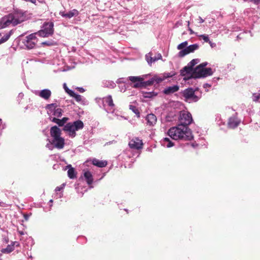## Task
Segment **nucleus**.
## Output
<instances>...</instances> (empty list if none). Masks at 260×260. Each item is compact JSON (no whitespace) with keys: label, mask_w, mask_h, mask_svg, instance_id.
Listing matches in <instances>:
<instances>
[{"label":"nucleus","mask_w":260,"mask_h":260,"mask_svg":"<svg viewBox=\"0 0 260 260\" xmlns=\"http://www.w3.org/2000/svg\"><path fill=\"white\" fill-rule=\"evenodd\" d=\"M167 134L175 140L189 141L193 138L191 131L188 127L177 124L176 126L171 127Z\"/></svg>","instance_id":"1"},{"label":"nucleus","mask_w":260,"mask_h":260,"mask_svg":"<svg viewBox=\"0 0 260 260\" xmlns=\"http://www.w3.org/2000/svg\"><path fill=\"white\" fill-rule=\"evenodd\" d=\"M61 131L57 127L54 126L51 127L50 129V135L53 138L52 141H49V143L46 144V147L49 149L52 150L54 147L61 149L64 146V139L60 137Z\"/></svg>","instance_id":"2"},{"label":"nucleus","mask_w":260,"mask_h":260,"mask_svg":"<svg viewBox=\"0 0 260 260\" xmlns=\"http://www.w3.org/2000/svg\"><path fill=\"white\" fill-rule=\"evenodd\" d=\"M84 126V124L81 120H77L73 123H68L66 124V132L68 135L74 138L76 136V131L82 129Z\"/></svg>","instance_id":"3"},{"label":"nucleus","mask_w":260,"mask_h":260,"mask_svg":"<svg viewBox=\"0 0 260 260\" xmlns=\"http://www.w3.org/2000/svg\"><path fill=\"white\" fill-rule=\"evenodd\" d=\"M213 74L211 68H200L196 67L189 78L194 79L206 77Z\"/></svg>","instance_id":"4"},{"label":"nucleus","mask_w":260,"mask_h":260,"mask_svg":"<svg viewBox=\"0 0 260 260\" xmlns=\"http://www.w3.org/2000/svg\"><path fill=\"white\" fill-rule=\"evenodd\" d=\"M178 124L188 127L193 121L191 114L185 111H181L180 112L178 118Z\"/></svg>","instance_id":"5"},{"label":"nucleus","mask_w":260,"mask_h":260,"mask_svg":"<svg viewBox=\"0 0 260 260\" xmlns=\"http://www.w3.org/2000/svg\"><path fill=\"white\" fill-rule=\"evenodd\" d=\"M53 32V23L52 22L45 23L42 29L37 32L42 37H48Z\"/></svg>","instance_id":"6"},{"label":"nucleus","mask_w":260,"mask_h":260,"mask_svg":"<svg viewBox=\"0 0 260 260\" xmlns=\"http://www.w3.org/2000/svg\"><path fill=\"white\" fill-rule=\"evenodd\" d=\"M11 24L16 25L24 21L25 19V16L21 12H16L13 14L8 15Z\"/></svg>","instance_id":"7"},{"label":"nucleus","mask_w":260,"mask_h":260,"mask_svg":"<svg viewBox=\"0 0 260 260\" xmlns=\"http://www.w3.org/2000/svg\"><path fill=\"white\" fill-rule=\"evenodd\" d=\"M37 34V33L31 34L25 38L23 43L27 48L30 49L35 47L38 42V39L36 37Z\"/></svg>","instance_id":"8"},{"label":"nucleus","mask_w":260,"mask_h":260,"mask_svg":"<svg viewBox=\"0 0 260 260\" xmlns=\"http://www.w3.org/2000/svg\"><path fill=\"white\" fill-rule=\"evenodd\" d=\"M47 113L49 115H53L54 116L59 117L62 114V110L59 108H57L55 104H51L46 106Z\"/></svg>","instance_id":"9"},{"label":"nucleus","mask_w":260,"mask_h":260,"mask_svg":"<svg viewBox=\"0 0 260 260\" xmlns=\"http://www.w3.org/2000/svg\"><path fill=\"white\" fill-rule=\"evenodd\" d=\"M128 79L132 82L130 84L133 88H141L142 81L144 80L143 76H129Z\"/></svg>","instance_id":"10"},{"label":"nucleus","mask_w":260,"mask_h":260,"mask_svg":"<svg viewBox=\"0 0 260 260\" xmlns=\"http://www.w3.org/2000/svg\"><path fill=\"white\" fill-rule=\"evenodd\" d=\"M199 47V46L197 44L191 45L181 50L178 53V56L180 57H182L190 53L193 52L196 50H197Z\"/></svg>","instance_id":"11"},{"label":"nucleus","mask_w":260,"mask_h":260,"mask_svg":"<svg viewBox=\"0 0 260 260\" xmlns=\"http://www.w3.org/2000/svg\"><path fill=\"white\" fill-rule=\"evenodd\" d=\"M183 95L186 100L191 99L194 102H197L199 100V98L194 94V90L191 88L184 90Z\"/></svg>","instance_id":"12"},{"label":"nucleus","mask_w":260,"mask_h":260,"mask_svg":"<svg viewBox=\"0 0 260 260\" xmlns=\"http://www.w3.org/2000/svg\"><path fill=\"white\" fill-rule=\"evenodd\" d=\"M130 148L135 149H140L142 148V141L138 138H135L131 140L128 144Z\"/></svg>","instance_id":"13"},{"label":"nucleus","mask_w":260,"mask_h":260,"mask_svg":"<svg viewBox=\"0 0 260 260\" xmlns=\"http://www.w3.org/2000/svg\"><path fill=\"white\" fill-rule=\"evenodd\" d=\"M194 69H192L190 67L188 64L187 66L184 67L182 70L180 71L181 75L182 76H185L189 75L187 79H190L189 78L191 75L192 74L193 72Z\"/></svg>","instance_id":"14"},{"label":"nucleus","mask_w":260,"mask_h":260,"mask_svg":"<svg viewBox=\"0 0 260 260\" xmlns=\"http://www.w3.org/2000/svg\"><path fill=\"white\" fill-rule=\"evenodd\" d=\"M152 53L150 52L145 55L146 59L150 65H151L152 62L160 59L162 58L160 54H158L157 56L155 57H152Z\"/></svg>","instance_id":"15"},{"label":"nucleus","mask_w":260,"mask_h":260,"mask_svg":"<svg viewBox=\"0 0 260 260\" xmlns=\"http://www.w3.org/2000/svg\"><path fill=\"white\" fill-rule=\"evenodd\" d=\"M240 120L236 117H230L229 119L228 125L231 128H235L240 124Z\"/></svg>","instance_id":"16"},{"label":"nucleus","mask_w":260,"mask_h":260,"mask_svg":"<svg viewBox=\"0 0 260 260\" xmlns=\"http://www.w3.org/2000/svg\"><path fill=\"white\" fill-rule=\"evenodd\" d=\"M19 245L18 242H14L11 244L8 245L6 248H3L1 251L3 253H10L14 250L15 246H19Z\"/></svg>","instance_id":"17"},{"label":"nucleus","mask_w":260,"mask_h":260,"mask_svg":"<svg viewBox=\"0 0 260 260\" xmlns=\"http://www.w3.org/2000/svg\"><path fill=\"white\" fill-rule=\"evenodd\" d=\"M37 94L45 100H48L51 95V92L49 89H45L38 91Z\"/></svg>","instance_id":"18"},{"label":"nucleus","mask_w":260,"mask_h":260,"mask_svg":"<svg viewBox=\"0 0 260 260\" xmlns=\"http://www.w3.org/2000/svg\"><path fill=\"white\" fill-rule=\"evenodd\" d=\"M146 119L147 121V124L150 126H153L157 121L156 117L153 114H148L146 117Z\"/></svg>","instance_id":"19"},{"label":"nucleus","mask_w":260,"mask_h":260,"mask_svg":"<svg viewBox=\"0 0 260 260\" xmlns=\"http://www.w3.org/2000/svg\"><path fill=\"white\" fill-rule=\"evenodd\" d=\"M69 169L68 171V176L70 179H75L77 178V172L74 168L71 167V165L66 166V170Z\"/></svg>","instance_id":"20"},{"label":"nucleus","mask_w":260,"mask_h":260,"mask_svg":"<svg viewBox=\"0 0 260 260\" xmlns=\"http://www.w3.org/2000/svg\"><path fill=\"white\" fill-rule=\"evenodd\" d=\"M179 89L178 85H174L173 86H169L166 88L164 90V93L165 94H170L177 91Z\"/></svg>","instance_id":"21"},{"label":"nucleus","mask_w":260,"mask_h":260,"mask_svg":"<svg viewBox=\"0 0 260 260\" xmlns=\"http://www.w3.org/2000/svg\"><path fill=\"white\" fill-rule=\"evenodd\" d=\"M9 19L8 16H6L0 19V29L4 28L11 24Z\"/></svg>","instance_id":"22"},{"label":"nucleus","mask_w":260,"mask_h":260,"mask_svg":"<svg viewBox=\"0 0 260 260\" xmlns=\"http://www.w3.org/2000/svg\"><path fill=\"white\" fill-rule=\"evenodd\" d=\"M66 93L69 94L71 97L74 98L78 102H79L82 100L81 96L80 95L75 93L73 91L69 89L67 86Z\"/></svg>","instance_id":"23"},{"label":"nucleus","mask_w":260,"mask_h":260,"mask_svg":"<svg viewBox=\"0 0 260 260\" xmlns=\"http://www.w3.org/2000/svg\"><path fill=\"white\" fill-rule=\"evenodd\" d=\"M92 163L94 166H97L100 168L105 167L107 165V162L106 161L100 160L96 158L93 159Z\"/></svg>","instance_id":"24"},{"label":"nucleus","mask_w":260,"mask_h":260,"mask_svg":"<svg viewBox=\"0 0 260 260\" xmlns=\"http://www.w3.org/2000/svg\"><path fill=\"white\" fill-rule=\"evenodd\" d=\"M84 176L88 184L90 185L93 182V177L89 171H86L84 173Z\"/></svg>","instance_id":"25"},{"label":"nucleus","mask_w":260,"mask_h":260,"mask_svg":"<svg viewBox=\"0 0 260 260\" xmlns=\"http://www.w3.org/2000/svg\"><path fill=\"white\" fill-rule=\"evenodd\" d=\"M64 184L63 183L60 187H57L55 189V198L57 199L61 198L63 195V188Z\"/></svg>","instance_id":"26"},{"label":"nucleus","mask_w":260,"mask_h":260,"mask_svg":"<svg viewBox=\"0 0 260 260\" xmlns=\"http://www.w3.org/2000/svg\"><path fill=\"white\" fill-rule=\"evenodd\" d=\"M161 142L162 143V144L166 146L167 147H171L174 146V143L172 142L170 138H165L162 140Z\"/></svg>","instance_id":"27"},{"label":"nucleus","mask_w":260,"mask_h":260,"mask_svg":"<svg viewBox=\"0 0 260 260\" xmlns=\"http://www.w3.org/2000/svg\"><path fill=\"white\" fill-rule=\"evenodd\" d=\"M51 117L50 119L52 121H53L55 123H56L58 124L59 126H63L64 124L65 123V117H63L62 118V119H59L58 118H56V117H53L52 119Z\"/></svg>","instance_id":"28"},{"label":"nucleus","mask_w":260,"mask_h":260,"mask_svg":"<svg viewBox=\"0 0 260 260\" xmlns=\"http://www.w3.org/2000/svg\"><path fill=\"white\" fill-rule=\"evenodd\" d=\"M154 83V80L153 79V78L149 80L144 81V80L142 81L141 84V88H145L148 86L152 85Z\"/></svg>","instance_id":"29"},{"label":"nucleus","mask_w":260,"mask_h":260,"mask_svg":"<svg viewBox=\"0 0 260 260\" xmlns=\"http://www.w3.org/2000/svg\"><path fill=\"white\" fill-rule=\"evenodd\" d=\"M78 14L79 12L76 9H73L72 11H70L68 13H66V17L71 18L74 16H76L78 15Z\"/></svg>","instance_id":"30"},{"label":"nucleus","mask_w":260,"mask_h":260,"mask_svg":"<svg viewBox=\"0 0 260 260\" xmlns=\"http://www.w3.org/2000/svg\"><path fill=\"white\" fill-rule=\"evenodd\" d=\"M129 108L134 113H135L138 117H140V112L138 109L135 106L130 105L129 106Z\"/></svg>","instance_id":"31"},{"label":"nucleus","mask_w":260,"mask_h":260,"mask_svg":"<svg viewBox=\"0 0 260 260\" xmlns=\"http://www.w3.org/2000/svg\"><path fill=\"white\" fill-rule=\"evenodd\" d=\"M11 35V32H9V33L6 34L4 37H3L0 39V44H2L3 43H5L7 40H8V39L10 37Z\"/></svg>","instance_id":"32"},{"label":"nucleus","mask_w":260,"mask_h":260,"mask_svg":"<svg viewBox=\"0 0 260 260\" xmlns=\"http://www.w3.org/2000/svg\"><path fill=\"white\" fill-rule=\"evenodd\" d=\"M106 103H107V104L110 106V107H113L114 106V104L113 103V100H112V96L111 95H108L106 98V100H105Z\"/></svg>","instance_id":"33"},{"label":"nucleus","mask_w":260,"mask_h":260,"mask_svg":"<svg viewBox=\"0 0 260 260\" xmlns=\"http://www.w3.org/2000/svg\"><path fill=\"white\" fill-rule=\"evenodd\" d=\"M198 37H199L200 40L203 39L205 42L211 43V41H210L208 35H201L198 36Z\"/></svg>","instance_id":"34"},{"label":"nucleus","mask_w":260,"mask_h":260,"mask_svg":"<svg viewBox=\"0 0 260 260\" xmlns=\"http://www.w3.org/2000/svg\"><path fill=\"white\" fill-rule=\"evenodd\" d=\"M200 62V60L199 59H193L192 60H191L188 64L191 67L192 69H193V67L198 63Z\"/></svg>","instance_id":"35"},{"label":"nucleus","mask_w":260,"mask_h":260,"mask_svg":"<svg viewBox=\"0 0 260 260\" xmlns=\"http://www.w3.org/2000/svg\"><path fill=\"white\" fill-rule=\"evenodd\" d=\"M188 45V42L187 41H185L184 42L181 43L177 46V49L178 50H182L183 48H185L187 47V45Z\"/></svg>","instance_id":"36"},{"label":"nucleus","mask_w":260,"mask_h":260,"mask_svg":"<svg viewBox=\"0 0 260 260\" xmlns=\"http://www.w3.org/2000/svg\"><path fill=\"white\" fill-rule=\"evenodd\" d=\"M252 96L253 101L255 102H257L260 98V95L259 94H256V93H253Z\"/></svg>","instance_id":"37"},{"label":"nucleus","mask_w":260,"mask_h":260,"mask_svg":"<svg viewBox=\"0 0 260 260\" xmlns=\"http://www.w3.org/2000/svg\"><path fill=\"white\" fill-rule=\"evenodd\" d=\"M156 94H154L153 92H147L146 93V95H145V98H151L154 95H156Z\"/></svg>","instance_id":"38"},{"label":"nucleus","mask_w":260,"mask_h":260,"mask_svg":"<svg viewBox=\"0 0 260 260\" xmlns=\"http://www.w3.org/2000/svg\"><path fill=\"white\" fill-rule=\"evenodd\" d=\"M153 79L154 80V82H155L156 83H159L161 82V81H162V80H163V79L162 78H157V77L153 78Z\"/></svg>","instance_id":"39"},{"label":"nucleus","mask_w":260,"mask_h":260,"mask_svg":"<svg viewBox=\"0 0 260 260\" xmlns=\"http://www.w3.org/2000/svg\"><path fill=\"white\" fill-rule=\"evenodd\" d=\"M207 64L208 63L207 62H203L196 67H199L200 68H205L204 67H205Z\"/></svg>","instance_id":"40"},{"label":"nucleus","mask_w":260,"mask_h":260,"mask_svg":"<svg viewBox=\"0 0 260 260\" xmlns=\"http://www.w3.org/2000/svg\"><path fill=\"white\" fill-rule=\"evenodd\" d=\"M76 89H77L80 92L83 93L85 91V90L82 87H77Z\"/></svg>","instance_id":"41"},{"label":"nucleus","mask_w":260,"mask_h":260,"mask_svg":"<svg viewBox=\"0 0 260 260\" xmlns=\"http://www.w3.org/2000/svg\"><path fill=\"white\" fill-rule=\"evenodd\" d=\"M60 166V164H55L53 166V169H57L59 168Z\"/></svg>","instance_id":"42"},{"label":"nucleus","mask_w":260,"mask_h":260,"mask_svg":"<svg viewBox=\"0 0 260 260\" xmlns=\"http://www.w3.org/2000/svg\"><path fill=\"white\" fill-rule=\"evenodd\" d=\"M172 76V75H170V74H167V76L165 77H166V78H169V77H171Z\"/></svg>","instance_id":"43"},{"label":"nucleus","mask_w":260,"mask_h":260,"mask_svg":"<svg viewBox=\"0 0 260 260\" xmlns=\"http://www.w3.org/2000/svg\"><path fill=\"white\" fill-rule=\"evenodd\" d=\"M189 30L190 31V34H192L194 33V32L193 31V30L191 28H189Z\"/></svg>","instance_id":"44"},{"label":"nucleus","mask_w":260,"mask_h":260,"mask_svg":"<svg viewBox=\"0 0 260 260\" xmlns=\"http://www.w3.org/2000/svg\"><path fill=\"white\" fill-rule=\"evenodd\" d=\"M60 14L62 16L64 17L65 16V14L64 13V12H60Z\"/></svg>","instance_id":"45"},{"label":"nucleus","mask_w":260,"mask_h":260,"mask_svg":"<svg viewBox=\"0 0 260 260\" xmlns=\"http://www.w3.org/2000/svg\"><path fill=\"white\" fill-rule=\"evenodd\" d=\"M200 19L201 20V22H203L204 21V20L203 19H202V18L200 17Z\"/></svg>","instance_id":"46"},{"label":"nucleus","mask_w":260,"mask_h":260,"mask_svg":"<svg viewBox=\"0 0 260 260\" xmlns=\"http://www.w3.org/2000/svg\"><path fill=\"white\" fill-rule=\"evenodd\" d=\"M63 88L65 89V83L62 85Z\"/></svg>","instance_id":"47"},{"label":"nucleus","mask_w":260,"mask_h":260,"mask_svg":"<svg viewBox=\"0 0 260 260\" xmlns=\"http://www.w3.org/2000/svg\"><path fill=\"white\" fill-rule=\"evenodd\" d=\"M61 167L62 168V170H65V168L63 166H62Z\"/></svg>","instance_id":"48"},{"label":"nucleus","mask_w":260,"mask_h":260,"mask_svg":"<svg viewBox=\"0 0 260 260\" xmlns=\"http://www.w3.org/2000/svg\"><path fill=\"white\" fill-rule=\"evenodd\" d=\"M42 44H47L46 42H43L42 43Z\"/></svg>","instance_id":"49"},{"label":"nucleus","mask_w":260,"mask_h":260,"mask_svg":"<svg viewBox=\"0 0 260 260\" xmlns=\"http://www.w3.org/2000/svg\"><path fill=\"white\" fill-rule=\"evenodd\" d=\"M209 44H210V45H211V47H213V46H212V44H212L211 42V43H209Z\"/></svg>","instance_id":"50"},{"label":"nucleus","mask_w":260,"mask_h":260,"mask_svg":"<svg viewBox=\"0 0 260 260\" xmlns=\"http://www.w3.org/2000/svg\"><path fill=\"white\" fill-rule=\"evenodd\" d=\"M70 102L72 104H73V103L72 102V101H70Z\"/></svg>","instance_id":"51"},{"label":"nucleus","mask_w":260,"mask_h":260,"mask_svg":"<svg viewBox=\"0 0 260 260\" xmlns=\"http://www.w3.org/2000/svg\"><path fill=\"white\" fill-rule=\"evenodd\" d=\"M50 202H52V200H50Z\"/></svg>","instance_id":"52"},{"label":"nucleus","mask_w":260,"mask_h":260,"mask_svg":"<svg viewBox=\"0 0 260 260\" xmlns=\"http://www.w3.org/2000/svg\"><path fill=\"white\" fill-rule=\"evenodd\" d=\"M66 102H67L68 103H69L68 100H66Z\"/></svg>","instance_id":"53"},{"label":"nucleus","mask_w":260,"mask_h":260,"mask_svg":"<svg viewBox=\"0 0 260 260\" xmlns=\"http://www.w3.org/2000/svg\"><path fill=\"white\" fill-rule=\"evenodd\" d=\"M66 121L68 120V118H66Z\"/></svg>","instance_id":"54"},{"label":"nucleus","mask_w":260,"mask_h":260,"mask_svg":"<svg viewBox=\"0 0 260 260\" xmlns=\"http://www.w3.org/2000/svg\"><path fill=\"white\" fill-rule=\"evenodd\" d=\"M2 121V120L0 119V122Z\"/></svg>","instance_id":"55"}]
</instances>
